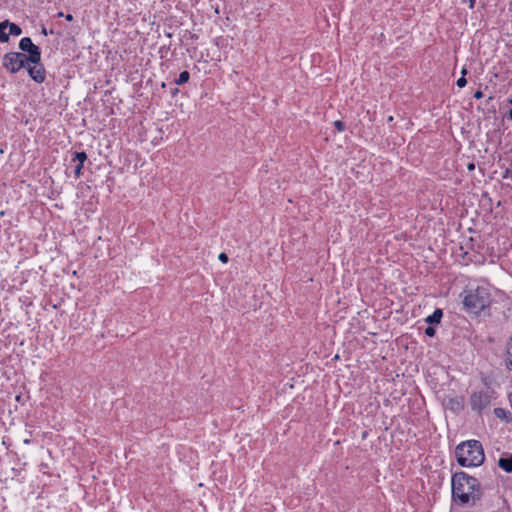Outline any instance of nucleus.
<instances>
[{"instance_id":"f257e3e1","label":"nucleus","mask_w":512,"mask_h":512,"mask_svg":"<svg viewBox=\"0 0 512 512\" xmlns=\"http://www.w3.org/2000/svg\"><path fill=\"white\" fill-rule=\"evenodd\" d=\"M479 488V481L466 473H456L452 477V496L455 501L462 504L478 499L480 495Z\"/></svg>"},{"instance_id":"f03ea898","label":"nucleus","mask_w":512,"mask_h":512,"mask_svg":"<svg viewBox=\"0 0 512 512\" xmlns=\"http://www.w3.org/2000/svg\"><path fill=\"white\" fill-rule=\"evenodd\" d=\"M455 454L459 465L463 467L479 466L485 459L482 445L477 440L459 444L456 447Z\"/></svg>"},{"instance_id":"7ed1b4c3","label":"nucleus","mask_w":512,"mask_h":512,"mask_svg":"<svg viewBox=\"0 0 512 512\" xmlns=\"http://www.w3.org/2000/svg\"><path fill=\"white\" fill-rule=\"evenodd\" d=\"M463 305L466 311L479 314L491 304V295L486 287L467 289L463 293Z\"/></svg>"},{"instance_id":"20e7f679","label":"nucleus","mask_w":512,"mask_h":512,"mask_svg":"<svg viewBox=\"0 0 512 512\" xmlns=\"http://www.w3.org/2000/svg\"><path fill=\"white\" fill-rule=\"evenodd\" d=\"M27 63V56L20 52H9L3 57V66L11 73L18 72Z\"/></svg>"},{"instance_id":"39448f33","label":"nucleus","mask_w":512,"mask_h":512,"mask_svg":"<svg viewBox=\"0 0 512 512\" xmlns=\"http://www.w3.org/2000/svg\"><path fill=\"white\" fill-rule=\"evenodd\" d=\"M491 393L488 391L474 392L470 397V405L474 411L482 412L491 405Z\"/></svg>"},{"instance_id":"423d86ee","label":"nucleus","mask_w":512,"mask_h":512,"mask_svg":"<svg viewBox=\"0 0 512 512\" xmlns=\"http://www.w3.org/2000/svg\"><path fill=\"white\" fill-rule=\"evenodd\" d=\"M19 48L28 52L27 61L31 64H37L41 60V52L38 46L34 45L29 37L20 40Z\"/></svg>"},{"instance_id":"0eeeda50","label":"nucleus","mask_w":512,"mask_h":512,"mask_svg":"<svg viewBox=\"0 0 512 512\" xmlns=\"http://www.w3.org/2000/svg\"><path fill=\"white\" fill-rule=\"evenodd\" d=\"M29 76L37 83H42L45 80V69L40 62L28 67Z\"/></svg>"},{"instance_id":"6e6552de","label":"nucleus","mask_w":512,"mask_h":512,"mask_svg":"<svg viewBox=\"0 0 512 512\" xmlns=\"http://www.w3.org/2000/svg\"><path fill=\"white\" fill-rule=\"evenodd\" d=\"M443 316V311L441 309H436L431 315L426 318V322L429 324H438L441 321Z\"/></svg>"},{"instance_id":"1a4fd4ad","label":"nucleus","mask_w":512,"mask_h":512,"mask_svg":"<svg viewBox=\"0 0 512 512\" xmlns=\"http://www.w3.org/2000/svg\"><path fill=\"white\" fill-rule=\"evenodd\" d=\"M499 467H501L505 472H512V456L507 458H500L498 461Z\"/></svg>"},{"instance_id":"9d476101","label":"nucleus","mask_w":512,"mask_h":512,"mask_svg":"<svg viewBox=\"0 0 512 512\" xmlns=\"http://www.w3.org/2000/svg\"><path fill=\"white\" fill-rule=\"evenodd\" d=\"M189 78H190L189 72L188 71H182L179 74V76H178V78L176 79L175 82H176L177 85H183L186 82H188Z\"/></svg>"},{"instance_id":"9b49d317","label":"nucleus","mask_w":512,"mask_h":512,"mask_svg":"<svg viewBox=\"0 0 512 512\" xmlns=\"http://www.w3.org/2000/svg\"><path fill=\"white\" fill-rule=\"evenodd\" d=\"M87 159V155L85 152H75L74 157L72 158L73 162L81 163L84 165V162Z\"/></svg>"},{"instance_id":"f8f14e48","label":"nucleus","mask_w":512,"mask_h":512,"mask_svg":"<svg viewBox=\"0 0 512 512\" xmlns=\"http://www.w3.org/2000/svg\"><path fill=\"white\" fill-rule=\"evenodd\" d=\"M21 33H22V30L18 25L14 24V23L9 24V33L8 34L14 35V36H19V35H21Z\"/></svg>"},{"instance_id":"ddd939ff","label":"nucleus","mask_w":512,"mask_h":512,"mask_svg":"<svg viewBox=\"0 0 512 512\" xmlns=\"http://www.w3.org/2000/svg\"><path fill=\"white\" fill-rule=\"evenodd\" d=\"M465 74H466V69H462V76L457 80V86L459 88H463L467 84Z\"/></svg>"},{"instance_id":"4468645a","label":"nucleus","mask_w":512,"mask_h":512,"mask_svg":"<svg viewBox=\"0 0 512 512\" xmlns=\"http://www.w3.org/2000/svg\"><path fill=\"white\" fill-rule=\"evenodd\" d=\"M494 414L498 417V418H504L506 416V411L502 408H495L494 409Z\"/></svg>"},{"instance_id":"2eb2a0df","label":"nucleus","mask_w":512,"mask_h":512,"mask_svg":"<svg viewBox=\"0 0 512 512\" xmlns=\"http://www.w3.org/2000/svg\"><path fill=\"white\" fill-rule=\"evenodd\" d=\"M82 169H83V164L77 163V165L75 166V170H74L76 177H80V175L82 174Z\"/></svg>"},{"instance_id":"dca6fc26","label":"nucleus","mask_w":512,"mask_h":512,"mask_svg":"<svg viewBox=\"0 0 512 512\" xmlns=\"http://www.w3.org/2000/svg\"><path fill=\"white\" fill-rule=\"evenodd\" d=\"M425 334H426L427 336L432 337V336H434V335H435V329H434L433 327H430V326H429V327H427V328L425 329Z\"/></svg>"},{"instance_id":"f3484780","label":"nucleus","mask_w":512,"mask_h":512,"mask_svg":"<svg viewBox=\"0 0 512 512\" xmlns=\"http://www.w3.org/2000/svg\"><path fill=\"white\" fill-rule=\"evenodd\" d=\"M334 125L335 127L337 128L338 131H343L344 130V124L343 122L341 121H335L334 122Z\"/></svg>"},{"instance_id":"a211bd4d","label":"nucleus","mask_w":512,"mask_h":512,"mask_svg":"<svg viewBox=\"0 0 512 512\" xmlns=\"http://www.w3.org/2000/svg\"><path fill=\"white\" fill-rule=\"evenodd\" d=\"M218 259L221 262H223V263H227L228 262V256L225 253H220L219 256H218Z\"/></svg>"},{"instance_id":"6ab92c4d","label":"nucleus","mask_w":512,"mask_h":512,"mask_svg":"<svg viewBox=\"0 0 512 512\" xmlns=\"http://www.w3.org/2000/svg\"><path fill=\"white\" fill-rule=\"evenodd\" d=\"M9 24H10V22H9L8 20H5V21L1 22V23H0V28H1V30H4V31H5V30H6V28H7V27H9Z\"/></svg>"},{"instance_id":"aec40b11","label":"nucleus","mask_w":512,"mask_h":512,"mask_svg":"<svg viewBox=\"0 0 512 512\" xmlns=\"http://www.w3.org/2000/svg\"><path fill=\"white\" fill-rule=\"evenodd\" d=\"M482 96H483V94H482V92H481V91H476V92L474 93V97H475L476 99H480Z\"/></svg>"},{"instance_id":"412c9836","label":"nucleus","mask_w":512,"mask_h":512,"mask_svg":"<svg viewBox=\"0 0 512 512\" xmlns=\"http://www.w3.org/2000/svg\"><path fill=\"white\" fill-rule=\"evenodd\" d=\"M65 18L67 21H72L73 20V15L72 14H67L65 15Z\"/></svg>"},{"instance_id":"4be33fe9","label":"nucleus","mask_w":512,"mask_h":512,"mask_svg":"<svg viewBox=\"0 0 512 512\" xmlns=\"http://www.w3.org/2000/svg\"><path fill=\"white\" fill-rule=\"evenodd\" d=\"M476 0H469V3H470V8H473L474 7V3H475Z\"/></svg>"},{"instance_id":"5701e85b","label":"nucleus","mask_w":512,"mask_h":512,"mask_svg":"<svg viewBox=\"0 0 512 512\" xmlns=\"http://www.w3.org/2000/svg\"><path fill=\"white\" fill-rule=\"evenodd\" d=\"M41 32H42V34H44V35H47V34H48V32H47V30H46V28H45V27H42V31H41Z\"/></svg>"},{"instance_id":"b1692460","label":"nucleus","mask_w":512,"mask_h":512,"mask_svg":"<svg viewBox=\"0 0 512 512\" xmlns=\"http://www.w3.org/2000/svg\"><path fill=\"white\" fill-rule=\"evenodd\" d=\"M508 117H509V119H511V120H512V109H510V110H509V112H508Z\"/></svg>"},{"instance_id":"393cba45","label":"nucleus","mask_w":512,"mask_h":512,"mask_svg":"<svg viewBox=\"0 0 512 512\" xmlns=\"http://www.w3.org/2000/svg\"><path fill=\"white\" fill-rule=\"evenodd\" d=\"M468 169H469V170H473V169H474V164H472V163H471V164H469V165H468Z\"/></svg>"},{"instance_id":"a878e982","label":"nucleus","mask_w":512,"mask_h":512,"mask_svg":"<svg viewBox=\"0 0 512 512\" xmlns=\"http://www.w3.org/2000/svg\"><path fill=\"white\" fill-rule=\"evenodd\" d=\"M57 16H58V17H63V16H64V13H63V12H59Z\"/></svg>"},{"instance_id":"bb28decb","label":"nucleus","mask_w":512,"mask_h":512,"mask_svg":"<svg viewBox=\"0 0 512 512\" xmlns=\"http://www.w3.org/2000/svg\"><path fill=\"white\" fill-rule=\"evenodd\" d=\"M392 120H393V117H392V116H390V117L388 118V121H392Z\"/></svg>"},{"instance_id":"cd10ccee","label":"nucleus","mask_w":512,"mask_h":512,"mask_svg":"<svg viewBox=\"0 0 512 512\" xmlns=\"http://www.w3.org/2000/svg\"><path fill=\"white\" fill-rule=\"evenodd\" d=\"M509 103L512 105V98H511V99H509Z\"/></svg>"}]
</instances>
